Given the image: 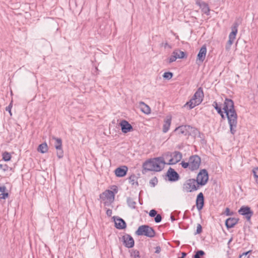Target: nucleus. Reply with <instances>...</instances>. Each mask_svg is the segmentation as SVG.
Here are the masks:
<instances>
[{
  "label": "nucleus",
  "mask_w": 258,
  "mask_h": 258,
  "mask_svg": "<svg viewBox=\"0 0 258 258\" xmlns=\"http://www.w3.org/2000/svg\"><path fill=\"white\" fill-rule=\"evenodd\" d=\"M7 190L6 187L5 185L0 186V192L2 193L5 192Z\"/></svg>",
  "instance_id": "49530a36"
},
{
  "label": "nucleus",
  "mask_w": 258,
  "mask_h": 258,
  "mask_svg": "<svg viewBox=\"0 0 258 258\" xmlns=\"http://www.w3.org/2000/svg\"><path fill=\"white\" fill-rule=\"evenodd\" d=\"M226 216H232L234 214L233 212H231L229 208H226L225 211Z\"/></svg>",
  "instance_id": "a18cd8bd"
},
{
  "label": "nucleus",
  "mask_w": 258,
  "mask_h": 258,
  "mask_svg": "<svg viewBox=\"0 0 258 258\" xmlns=\"http://www.w3.org/2000/svg\"><path fill=\"white\" fill-rule=\"evenodd\" d=\"M220 0H215L216 2H219Z\"/></svg>",
  "instance_id": "bf43d9fd"
},
{
  "label": "nucleus",
  "mask_w": 258,
  "mask_h": 258,
  "mask_svg": "<svg viewBox=\"0 0 258 258\" xmlns=\"http://www.w3.org/2000/svg\"><path fill=\"white\" fill-rule=\"evenodd\" d=\"M165 164L166 163L163 157L150 159L144 163L143 165V170L146 171H160L163 169Z\"/></svg>",
  "instance_id": "f03ea898"
},
{
  "label": "nucleus",
  "mask_w": 258,
  "mask_h": 258,
  "mask_svg": "<svg viewBox=\"0 0 258 258\" xmlns=\"http://www.w3.org/2000/svg\"><path fill=\"white\" fill-rule=\"evenodd\" d=\"M171 122V118L166 119L164 122L163 126V132L165 133H167L169 130Z\"/></svg>",
  "instance_id": "c85d7f7f"
},
{
  "label": "nucleus",
  "mask_w": 258,
  "mask_h": 258,
  "mask_svg": "<svg viewBox=\"0 0 258 258\" xmlns=\"http://www.w3.org/2000/svg\"><path fill=\"white\" fill-rule=\"evenodd\" d=\"M52 139L55 141L54 147L57 150L56 155L59 159L62 158L63 156V151L62 148V140L60 138H56L54 136Z\"/></svg>",
  "instance_id": "9d476101"
},
{
  "label": "nucleus",
  "mask_w": 258,
  "mask_h": 258,
  "mask_svg": "<svg viewBox=\"0 0 258 258\" xmlns=\"http://www.w3.org/2000/svg\"><path fill=\"white\" fill-rule=\"evenodd\" d=\"M239 220V219L238 218L234 217H230L227 219L225 223L226 228L229 229L234 227V226L238 223Z\"/></svg>",
  "instance_id": "a211bd4d"
},
{
  "label": "nucleus",
  "mask_w": 258,
  "mask_h": 258,
  "mask_svg": "<svg viewBox=\"0 0 258 258\" xmlns=\"http://www.w3.org/2000/svg\"><path fill=\"white\" fill-rule=\"evenodd\" d=\"M131 256L134 258H140V252L137 250H133L131 252Z\"/></svg>",
  "instance_id": "c9c22d12"
},
{
  "label": "nucleus",
  "mask_w": 258,
  "mask_h": 258,
  "mask_svg": "<svg viewBox=\"0 0 258 258\" xmlns=\"http://www.w3.org/2000/svg\"><path fill=\"white\" fill-rule=\"evenodd\" d=\"M213 106L215 108V109L217 110L218 114L220 115L222 118L223 119H225V116L222 110L221 107L219 106L217 102L216 101H214L213 103Z\"/></svg>",
  "instance_id": "a878e982"
},
{
  "label": "nucleus",
  "mask_w": 258,
  "mask_h": 258,
  "mask_svg": "<svg viewBox=\"0 0 258 258\" xmlns=\"http://www.w3.org/2000/svg\"><path fill=\"white\" fill-rule=\"evenodd\" d=\"M223 109L228 119L230 132L234 135L236 132L238 116L234 108L233 101L231 99L226 98L224 102Z\"/></svg>",
  "instance_id": "f257e3e1"
},
{
  "label": "nucleus",
  "mask_w": 258,
  "mask_h": 258,
  "mask_svg": "<svg viewBox=\"0 0 258 258\" xmlns=\"http://www.w3.org/2000/svg\"><path fill=\"white\" fill-rule=\"evenodd\" d=\"M140 106L141 111L146 114H148L151 112V109L150 107L143 102H141Z\"/></svg>",
  "instance_id": "b1692460"
},
{
  "label": "nucleus",
  "mask_w": 258,
  "mask_h": 258,
  "mask_svg": "<svg viewBox=\"0 0 258 258\" xmlns=\"http://www.w3.org/2000/svg\"><path fill=\"white\" fill-rule=\"evenodd\" d=\"M9 167L8 166V165L5 164H0V169L3 170L4 171H6L8 170Z\"/></svg>",
  "instance_id": "79ce46f5"
},
{
  "label": "nucleus",
  "mask_w": 258,
  "mask_h": 258,
  "mask_svg": "<svg viewBox=\"0 0 258 258\" xmlns=\"http://www.w3.org/2000/svg\"><path fill=\"white\" fill-rule=\"evenodd\" d=\"M195 129L196 130V132H195L194 130H192L191 136H193L194 138H196L197 136L198 138H200L202 141H204V134L202 133H201L197 128L195 127Z\"/></svg>",
  "instance_id": "cd10ccee"
},
{
  "label": "nucleus",
  "mask_w": 258,
  "mask_h": 258,
  "mask_svg": "<svg viewBox=\"0 0 258 258\" xmlns=\"http://www.w3.org/2000/svg\"><path fill=\"white\" fill-rule=\"evenodd\" d=\"M158 183V179L156 177H154L150 181V184L152 187H154Z\"/></svg>",
  "instance_id": "e433bc0d"
},
{
  "label": "nucleus",
  "mask_w": 258,
  "mask_h": 258,
  "mask_svg": "<svg viewBox=\"0 0 258 258\" xmlns=\"http://www.w3.org/2000/svg\"><path fill=\"white\" fill-rule=\"evenodd\" d=\"M166 46H169L170 48L171 47L168 44V43H166L164 45V47H166Z\"/></svg>",
  "instance_id": "4d7b16f0"
},
{
  "label": "nucleus",
  "mask_w": 258,
  "mask_h": 258,
  "mask_svg": "<svg viewBox=\"0 0 258 258\" xmlns=\"http://www.w3.org/2000/svg\"><path fill=\"white\" fill-rule=\"evenodd\" d=\"M121 241L124 245L127 248H132L135 245V241L133 238L128 234H125L122 236Z\"/></svg>",
  "instance_id": "f8f14e48"
},
{
  "label": "nucleus",
  "mask_w": 258,
  "mask_h": 258,
  "mask_svg": "<svg viewBox=\"0 0 258 258\" xmlns=\"http://www.w3.org/2000/svg\"><path fill=\"white\" fill-rule=\"evenodd\" d=\"M126 203L128 206L131 209H135L136 208V202L131 197H127L126 199Z\"/></svg>",
  "instance_id": "7c9ffc66"
},
{
  "label": "nucleus",
  "mask_w": 258,
  "mask_h": 258,
  "mask_svg": "<svg viewBox=\"0 0 258 258\" xmlns=\"http://www.w3.org/2000/svg\"><path fill=\"white\" fill-rule=\"evenodd\" d=\"M173 74L170 72H165L163 75V78L164 79L170 80L173 77Z\"/></svg>",
  "instance_id": "72a5a7b5"
},
{
  "label": "nucleus",
  "mask_w": 258,
  "mask_h": 258,
  "mask_svg": "<svg viewBox=\"0 0 258 258\" xmlns=\"http://www.w3.org/2000/svg\"><path fill=\"white\" fill-rule=\"evenodd\" d=\"M205 252L202 250H198L196 252V253L193 255L192 258H201V256H204Z\"/></svg>",
  "instance_id": "473e14b6"
},
{
  "label": "nucleus",
  "mask_w": 258,
  "mask_h": 258,
  "mask_svg": "<svg viewBox=\"0 0 258 258\" xmlns=\"http://www.w3.org/2000/svg\"><path fill=\"white\" fill-rule=\"evenodd\" d=\"M166 158L171 157L169 162L167 163L168 165L175 164L179 162L182 157V153L179 151H174L173 153L168 152L165 154Z\"/></svg>",
  "instance_id": "6e6552de"
},
{
  "label": "nucleus",
  "mask_w": 258,
  "mask_h": 258,
  "mask_svg": "<svg viewBox=\"0 0 258 258\" xmlns=\"http://www.w3.org/2000/svg\"><path fill=\"white\" fill-rule=\"evenodd\" d=\"M117 191H118V190H117V187H115V188H114L113 189V191L114 192V193L115 194H116L117 192Z\"/></svg>",
  "instance_id": "864d4df0"
},
{
  "label": "nucleus",
  "mask_w": 258,
  "mask_h": 258,
  "mask_svg": "<svg viewBox=\"0 0 258 258\" xmlns=\"http://www.w3.org/2000/svg\"><path fill=\"white\" fill-rule=\"evenodd\" d=\"M239 23L237 22H234L232 26L231 27V32L229 34V37L231 39H235L236 35L238 31V27Z\"/></svg>",
  "instance_id": "412c9836"
},
{
  "label": "nucleus",
  "mask_w": 258,
  "mask_h": 258,
  "mask_svg": "<svg viewBox=\"0 0 258 258\" xmlns=\"http://www.w3.org/2000/svg\"><path fill=\"white\" fill-rule=\"evenodd\" d=\"M115 227L118 229H124L126 227L124 220L120 217L114 218Z\"/></svg>",
  "instance_id": "6ab92c4d"
},
{
  "label": "nucleus",
  "mask_w": 258,
  "mask_h": 258,
  "mask_svg": "<svg viewBox=\"0 0 258 258\" xmlns=\"http://www.w3.org/2000/svg\"><path fill=\"white\" fill-rule=\"evenodd\" d=\"M192 130L196 132L195 127L189 125H181L176 127L172 134L180 139H187L191 135Z\"/></svg>",
  "instance_id": "7ed1b4c3"
},
{
  "label": "nucleus",
  "mask_w": 258,
  "mask_h": 258,
  "mask_svg": "<svg viewBox=\"0 0 258 258\" xmlns=\"http://www.w3.org/2000/svg\"><path fill=\"white\" fill-rule=\"evenodd\" d=\"M48 146L46 143L40 144L38 147L37 150L41 153H45L48 151Z\"/></svg>",
  "instance_id": "c756f323"
},
{
  "label": "nucleus",
  "mask_w": 258,
  "mask_h": 258,
  "mask_svg": "<svg viewBox=\"0 0 258 258\" xmlns=\"http://www.w3.org/2000/svg\"><path fill=\"white\" fill-rule=\"evenodd\" d=\"M149 215L151 217H155L157 215V212L155 209H152L150 211Z\"/></svg>",
  "instance_id": "37998d69"
},
{
  "label": "nucleus",
  "mask_w": 258,
  "mask_h": 258,
  "mask_svg": "<svg viewBox=\"0 0 258 258\" xmlns=\"http://www.w3.org/2000/svg\"><path fill=\"white\" fill-rule=\"evenodd\" d=\"M201 8L202 9V11L207 15H210V8L208 5L205 2H202L201 4L197 3Z\"/></svg>",
  "instance_id": "5701e85b"
},
{
  "label": "nucleus",
  "mask_w": 258,
  "mask_h": 258,
  "mask_svg": "<svg viewBox=\"0 0 258 258\" xmlns=\"http://www.w3.org/2000/svg\"><path fill=\"white\" fill-rule=\"evenodd\" d=\"M186 254H186V252H182L181 253V255H181V257H183V258H184V257H185V256L186 255Z\"/></svg>",
  "instance_id": "603ef678"
},
{
  "label": "nucleus",
  "mask_w": 258,
  "mask_h": 258,
  "mask_svg": "<svg viewBox=\"0 0 258 258\" xmlns=\"http://www.w3.org/2000/svg\"><path fill=\"white\" fill-rule=\"evenodd\" d=\"M128 170V168L126 166H122L117 167L115 170L114 173L115 175L118 177H124L126 175Z\"/></svg>",
  "instance_id": "dca6fc26"
},
{
  "label": "nucleus",
  "mask_w": 258,
  "mask_h": 258,
  "mask_svg": "<svg viewBox=\"0 0 258 258\" xmlns=\"http://www.w3.org/2000/svg\"><path fill=\"white\" fill-rule=\"evenodd\" d=\"M195 178L187 179L182 185V190L186 192H191L200 188Z\"/></svg>",
  "instance_id": "423d86ee"
},
{
  "label": "nucleus",
  "mask_w": 258,
  "mask_h": 258,
  "mask_svg": "<svg viewBox=\"0 0 258 258\" xmlns=\"http://www.w3.org/2000/svg\"><path fill=\"white\" fill-rule=\"evenodd\" d=\"M161 251V247L159 246H157L155 247V252L156 253H159Z\"/></svg>",
  "instance_id": "8fccbe9b"
},
{
  "label": "nucleus",
  "mask_w": 258,
  "mask_h": 258,
  "mask_svg": "<svg viewBox=\"0 0 258 258\" xmlns=\"http://www.w3.org/2000/svg\"><path fill=\"white\" fill-rule=\"evenodd\" d=\"M166 176L170 182H175L180 179V176L178 173L171 167H169L167 170Z\"/></svg>",
  "instance_id": "9b49d317"
},
{
  "label": "nucleus",
  "mask_w": 258,
  "mask_h": 258,
  "mask_svg": "<svg viewBox=\"0 0 258 258\" xmlns=\"http://www.w3.org/2000/svg\"><path fill=\"white\" fill-rule=\"evenodd\" d=\"M233 240V238L231 237L228 241V244H229Z\"/></svg>",
  "instance_id": "6e6d98bb"
},
{
  "label": "nucleus",
  "mask_w": 258,
  "mask_h": 258,
  "mask_svg": "<svg viewBox=\"0 0 258 258\" xmlns=\"http://www.w3.org/2000/svg\"><path fill=\"white\" fill-rule=\"evenodd\" d=\"M201 163V159L200 157L197 155H194L189 157L188 162H186L183 161L180 164L183 168H188L190 171H193L199 168Z\"/></svg>",
  "instance_id": "20e7f679"
},
{
  "label": "nucleus",
  "mask_w": 258,
  "mask_h": 258,
  "mask_svg": "<svg viewBox=\"0 0 258 258\" xmlns=\"http://www.w3.org/2000/svg\"><path fill=\"white\" fill-rule=\"evenodd\" d=\"M128 182L132 185H135L136 186H138L139 185V183L138 182V177L137 176L133 174L128 178Z\"/></svg>",
  "instance_id": "393cba45"
},
{
  "label": "nucleus",
  "mask_w": 258,
  "mask_h": 258,
  "mask_svg": "<svg viewBox=\"0 0 258 258\" xmlns=\"http://www.w3.org/2000/svg\"><path fill=\"white\" fill-rule=\"evenodd\" d=\"M162 216L160 214H158L155 217L154 220L156 223H159L162 220Z\"/></svg>",
  "instance_id": "a19ab883"
},
{
  "label": "nucleus",
  "mask_w": 258,
  "mask_h": 258,
  "mask_svg": "<svg viewBox=\"0 0 258 258\" xmlns=\"http://www.w3.org/2000/svg\"><path fill=\"white\" fill-rule=\"evenodd\" d=\"M178 258H183V257L180 256V257H178Z\"/></svg>",
  "instance_id": "052dcab7"
},
{
  "label": "nucleus",
  "mask_w": 258,
  "mask_h": 258,
  "mask_svg": "<svg viewBox=\"0 0 258 258\" xmlns=\"http://www.w3.org/2000/svg\"><path fill=\"white\" fill-rule=\"evenodd\" d=\"M170 218H171V220L172 221H174L175 220V219L174 218V217L173 216H171L170 217Z\"/></svg>",
  "instance_id": "5fc2aeb1"
},
{
  "label": "nucleus",
  "mask_w": 258,
  "mask_h": 258,
  "mask_svg": "<svg viewBox=\"0 0 258 258\" xmlns=\"http://www.w3.org/2000/svg\"><path fill=\"white\" fill-rule=\"evenodd\" d=\"M252 250H250L246 252H243L239 255L238 258H249V254L251 253Z\"/></svg>",
  "instance_id": "f704fd0d"
},
{
  "label": "nucleus",
  "mask_w": 258,
  "mask_h": 258,
  "mask_svg": "<svg viewBox=\"0 0 258 258\" xmlns=\"http://www.w3.org/2000/svg\"><path fill=\"white\" fill-rule=\"evenodd\" d=\"M12 158L10 153L5 151L3 153V159L5 161H9Z\"/></svg>",
  "instance_id": "2f4dec72"
},
{
  "label": "nucleus",
  "mask_w": 258,
  "mask_h": 258,
  "mask_svg": "<svg viewBox=\"0 0 258 258\" xmlns=\"http://www.w3.org/2000/svg\"><path fill=\"white\" fill-rule=\"evenodd\" d=\"M234 40H235V39H230V38H229V40H228V42H227V43H228L230 46H231V45L233 44V42H234Z\"/></svg>",
  "instance_id": "3c124183"
},
{
  "label": "nucleus",
  "mask_w": 258,
  "mask_h": 258,
  "mask_svg": "<svg viewBox=\"0 0 258 258\" xmlns=\"http://www.w3.org/2000/svg\"><path fill=\"white\" fill-rule=\"evenodd\" d=\"M172 54L175 55L177 58L182 59L187 57V55L185 52L181 51L178 49L174 50L172 52Z\"/></svg>",
  "instance_id": "4be33fe9"
},
{
  "label": "nucleus",
  "mask_w": 258,
  "mask_h": 258,
  "mask_svg": "<svg viewBox=\"0 0 258 258\" xmlns=\"http://www.w3.org/2000/svg\"><path fill=\"white\" fill-rule=\"evenodd\" d=\"M199 104L200 103H198L195 100H192V98L189 101L186 103L184 106L188 107V109L190 110Z\"/></svg>",
  "instance_id": "bb28decb"
},
{
  "label": "nucleus",
  "mask_w": 258,
  "mask_h": 258,
  "mask_svg": "<svg viewBox=\"0 0 258 258\" xmlns=\"http://www.w3.org/2000/svg\"><path fill=\"white\" fill-rule=\"evenodd\" d=\"M202 232V227L200 224H198L197 227V230H196V232H195V235L199 234L201 233Z\"/></svg>",
  "instance_id": "58836bf2"
},
{
  "label": "nucleus",
  "mask_w": 258,
  "mask_h": 258,
  "mask_svg": "<svg viewBox=\"0 0 258 258\" xmlns=\"http://www.w3.org/2000/svg\"><path fill=\"white\" fill-rule=\"evenodd\" d=\"M252 172L253 174V176L255 178H256V182L258 183L257 178H258V167H256L253 169Z\"/></svg>",
  "instance_id": "4c0bfd02"
},
{
  "label": "nucleus",
  "mask_w": 258,
  "mask_h": 258,
  "mask_svg": "<svg viewBox=\"0 0 258 258\" xmlns=\"http://www.w3.org/2000/svg\"><path fill=\"white\" fill-rule=\"evenodd\" d=\"M11 108H12V105L11 104H10L8 106H7L6 108V111H8L9 112V113H10L11 115H12V113H11Z\"/></svg>",
  "instance_id": "09e8293b"
},
{
  "label": "nucleus",
  "mask_w": 258,
  "mask_h": 258,
  "mask_svg": "<svg viewBox=\"0 0 258 258\" xmlns=\"http://www.w3.org/2000/svg\"><path fill=\"white\" fill-rule=\"evenodd\" d=\"M119 125L121 127L122 132L124 134H126L133 131V127L126 120H122L119 123Z\"/></svg>",
  "instance_id": "4468645a"
},
{
  "label": "nucleus",
  "mask_w": 258,
  "mask_h": 258,
  "mask_svg": "<svg viewBox=\"0 0 258 258\" xmlns=\"http://www.w3.org/2000/svg\"><path fill=\"white\" fill-rule=\"evenodd\" d=\"M204 96L203 89L202 87H200L192 96V100H195L198 103L200 104L203 100Z\"/></svg>",
  "instance_id": "f3484780"
},
{
  "label": "nucleus",
  "mask_w": 258,
  "mask_h": 258,
  "mask_svg": "<svg viewBox=\"0 0 258 258\" xmlns=\"http://www.w3.org/2000/svg\"><path fill=\"white\" fill-rule=\"evenodd\" d=\"M240 215L244 216L247 221H250L251 217L253 215V212L250 208L247 206H242L238 211Z\"/></svg>",
  "instance_id": "1a4fd4ad"
},
{
  "label": "nucleus",
  "mask_w": 258,
  "mask_h": 258,
  "mask_svg": "<svg viewBox=\"0 0 258 258\" xmlns=\"http://www.w3.org/2000/svg\"><path fill=\"white\" fill-rule=\"evenodd\" d=\"M135 233L138 236L143 235L150 238L154 237L156 234L154 229L148 225H143L139 226Z\"/></svg>",
  "instance_id": "39448f33"
},
{
  "label": "nucleus",
  "mask_w": 258,
  "mask_h": 258,
  "mask_svg": "<svg viewBox=\"0 0 258 258\" xmlns=\"http://www.w3.org/2000/svg\"><path fill=\"white\" fill-rule=\"evenodd\" d=\"M104 204H105V205H107L106 202H105V203H104Z\"/></svg>",
  "instance_id": "13d9d810"
},
{
  "label": "nucleus",
  "mask_w": 258,
  "mask_h": 258,
  "mask_svg": "<svg viewBox=\"0 0 258 258\" xmlns=\"http://www.w3.org/2000/svg\"><path fill=\"white\" fill-rule=\"evenodd\" d=\"M106 213L108 216L110 217L112 213V210L111 209H108L106 210Z\"/></svg>",
  "instance_id": "de8ad7c7"
},
{
  "label": "nucleus",
  "mask_w": 258,
  "mask_h": 258,
  "mask_svg": "<svg viewBox=\"0 0 258 258\" xmlns=\"http://www.w3.org/2000/svg\"><path fill=\"white\" fill-rule=\"evenodd\" d=\"M206 53H207V47L205 45H204L201 48V49L198 54L197 60H199L200 62H203L205 59Z\"/></svg>",
  "instance_id": "aec40b11"
},
{
  "label": "nucleus",
  "mask_w": 258,
  "mask_h": 258,
  "mask_svg": "<svg viewBox=\"0 0 258 258\" xmlns=\"http://www.w3.org/2000/svg\"><path fill=\"white\" fill-rule=\"evenodd\" d=\"M204 196L203 194L201 192L197 197L196 199V206L197 208L199 211H201L204 207Z\"/></svg>",
  "instance_id": "2eb2a0df"
},
{
  "label": "nucleus",
  "mask_w": 258,
  "mask_h": 258,
  "mask_svg": "<svg viewBox=\"0 0 258 258\" xmlns=\"http://www.w3.org/2000/svg\"><path fill=\"white\" fill-rule=\"evenodd\" d=\"M176 59L177 57L176 55L172 53V55L168 58V62L169 63L173 62L175 61L176 60Z\"/></svg>",
  "instance_id": "ea45409f"
},
{
  "label": "nucleus",
  "mask_w": 258,
  "mask_h": 258,
  "mask_svg": "<svg viewBox=\"0 0 258 258\" xmlns=\"http://www.w3.org/2000/svg\"><path fill=\"white\" fill-rule=\"evenodd\" d=\"M195 179L200 187L206 184L209 179V174L207 170L205 169L201 170Z\"/></svg>",
  "instance_id": "0eeeda50"
},
{
  "label": "nucleus",
  "mask_w": 258,
  "mask_h": 258,
  "mask_svg": "<svg viewBox=\"0 0 258 258\" xmlns=\"http://www.w3.org/2000/svg\"><path fill=\"white\" fill-rule=\"evenodd\" d=\"M9 197V194L8 192H5L3 193H1L0 194V199L5 200Z\"/></svg>",
  "instance_id": "c03bdc74"
},
{
  "label": "nucleus",
  "mask_w": 258,
  "mask_h": 258,
  "mask_svg": "<svg viewBox=\"0 0 258 258\" xmlns=\"http://www.w3.org/2000/svg\"><path fill=\"white\" fill-rule=\"evenodd\" d=\"M99 197L103 201L107 199L110 203H112L114 200V193L112 190L107 189L101 194Z\"/></svg>",
  "instance_id": "ddd939ff"
}]
</instances>
